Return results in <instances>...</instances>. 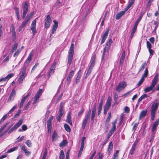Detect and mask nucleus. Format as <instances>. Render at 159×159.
Masks as SVG:
<instances>
[{
  "mask_svg": "<svg viewBox=\"0 0 159 159\" xmlns=\"http://www.w3.org/2000/svg\"><path fill=\"white\" fill-rule=\"evenodd\" d=\"M159 118L157 119L156 121H155L153 124V125L152 128V131L154 132L156 130L157 126L159 125Z\"/></svg>",
  "mask_w": 159,
  "mask_h": 159,
  "instance_id": "nucleus-19",
  "label": "nucleus"
},
{
  "mask_svg": "<svg viewBox=\"0 0 159 159\" xmlns=\"http://www.w3.org/2000/svg\"><path fill=\"white\" fill-rule=\"evenodd\" d=\"M24 151L26 156H28L31 154L30 152L27 149H26Z\"/></svg>",
  "mask_w": 159,
  "mask_h": 159,
  "instance_id": "nucleus-64",
  "label": "nucleus"
},
{
  "mask_svg": "<svg viewBox=\"0 0 159 159\" xmlns=\"http://www.w3.org/2000/svg\"><path fill=\"white\" fill-rule=\"evenodd\" d=\"M144 81V78L143 77H141L140 80H139L138 84L136 85V87H138L140 86Z\"/></svg>",
  "mask_w": 159,
  "mask_h": 159,
  "instance_id": "nucleus-39",
  "label": "nucleus"
},
{
  "mask_svg": "<svg viewBox=\"0 0 159 159\" xmlns=\"http://www.w3.org/2000/svg\"><path fill=\"white\" fill-rule=\"evenodd\" d=\"M16 95V91L13 89L10 94L8 101H10L11 100L13 99Z\"/></svg>",
  "mask_w": 159,
  "mask_h": 159,
  "instance_id": "nucleus-27",
  "label": "nucleus"
},
{
  "mask_svg": "<svg viewBox=\"0 0 159 159\" xmlns=\"http://www.w3.org/2000/svg\"><path fill=\"white\" fill-rule=\"evenodd\" d=\"M125 50L122 52L121 57L120 61V65H122L125 59Z\"/></svg>",
  "mask_w": 159,
  "mask_h": 159,
  "instance_id": "nucleus-20",
  "label": "nucleus"
},
{
  "mask_svg": "<svg viewBox=\"0 0 159 159\" xmlns=\"http://www.w3.org/2000/svg\"><path fill=\"white\" fill-rule=\"evenodd\" d=\"M54 117L51 116L47 121V126L48 132V133H51L52 129V121Z\"/></svg>",
  "mask_w": 159,
  "mask_h": 159,
  "instance_id": "nucleus-6",
  "label": "nucleus"
},
{
  "mask_svg": "<svg viewBox=\"0 0 159 159\" xmlns=\"http://www.w3.org/2000/svg\"><path fill=\"white\" fill-rule=\"evenodd\" d=\"M153 25L155 26L154 31H156L159 25V23L156 21H154Z\"/></svg>",
  "mask_w": 159,
  "mask_h": 159,
  "instance_id": "nucleus-52",
  "label": "nucleus"
},
{
  "mask_svg": "<svg viewBox=\"0 0 159 159\" xmlns=\"http://www.w3.org/2000/svg\"><path fill=\"white\" fill-rule=\"evenodd\" d=\"M53 22H54V24L52 26L51 31V33L52 34H53L55 32L58 26V23L57 21L55 20H54Z\"/></svg>",
  "mask_w": 159,
  "mask_h": 159,
  "instance_id": "nucleus-18",
  "label": "nucleus"
},
{
  "mask_svg": "<svg viewBox=\"0 0 159 159\" xmlns=\"http://www.w3.org/2000/svg\"><path fill=\"white\" fill-rule=\"evenodd\" d=\"M30 101H29L28 103L25 106L24 110H27L30 104Z\"/></svg>",
  "mask_w": 159,
  "mask_h": 159,
  "instance_id": "nucleus-63",
  "label": "nucleus"
},
{
  "mask_svg": "<svg viewBox=\"0 0 159 159\" xmlns=\"http://www.w3.org/2000/svg\"><path fill=\"white\" fill-rule=\"evenodd\" d=\"M139 124V123H135L134 125L133 128H132V131L134 132L136 129V128L137 127V126Z\"/></svg>",
  "mask_w": 159,
  "mask_h": 159,
  "instance_id": "nucleus-57",
  "label": "nucleus"
},
{
  "mask_svg": "<svg viewBox=\"0 0 159 159\" xmlns=\"http://www.w3.org/2000/svg\"><path fill=\"white\" fill-rule=\"evenodd\" d=\"M154 134H155V133H152L151 137V138L150 139L149 141L150 142H152L154 140V137L155 136Z\"/></svg>",
  "mask_w": 159,
  "mask_h": 159,
  "instance_id": "nucleus-62",
  "label": "nucleus"
},
{
  "mask_svg": "<svg viewBox=\"0 0 159 159\" xmlns=\"http://www.w3.org/2000/svg\"><path fill=\"white\" fill-rule=\"evenodd\" d=\"M125 11H121L118 12L116 16V20H119L125 13Z\"/></svg>",
  "mask_w": 159,
  "mask_h": 159,
  "instance_id": "nucleus-28",
  "label": "nucleus"
},
{
  "mask_svg": "<svg viewBox=\"0 0 159 159\" xmlns=\"http://www.w3.org/2000/svg\"><path fill=\"white\" fill-rule=\"evenodd\" d=\"M143 14H141L139 17L137 19V21H136L135 24L134 25H135L137 26L138 24L139 23V21L141 20L143 16Z\"/></svg>",
  "mask_w": 159,
  "mask_h": 159,
  "instance_id": "nucleus-44",
  "label": "nucleus"
},
{
  "mask_svg": "<svg viewBox=\"0 0 159 159\" xmlns=\"http://www.w3.org/2000/svg\"><path fill=\"white\" fill-rule=\"evenodd\" d=\"M30 20V18L29 16H27L25 20L22 23L21 25L22 26L24 27L28 23V22Z\"/></svg>",
  "mask_w": 159,
  "mask_h": 159,
  "instance_id": "nucleus-31",
  "label": "nucleus"
},
{
  "mask_svg": "<svg viewBox=\"0 0 159 159\" xmlns=\"http://www.w3.org/2000/svg\"><path fill=\"white\" fill-rule=\"evenodd\" d=\"M148 97V95L146 94H144L142 95L139 99L138 102H140L143 99L145 98H147Z\"/></svg>",
  "mask_w": 159,
  "mask_h": 159,
  "instance_id": "nucleus-48",
  "label": "nucleus"
},
{
  "mask_svg": "<svg viewBox=\"0 0 159 159\" xmlns=\"http://www.w3.org/2000/svg\"><path fill=\"white\" fill-rule=\"evenodd\" d=\"M30 94L28 93L22 99L19 106V108H21L23 105V104L26 100V99L30 95Z\"/></svg>",
  "mask_w": 159,
  "mask_h": 159,
  "instance_id": "nucleus-15",
  "label": "nucleus"
},
{
  "mask_svg": "<svg viewBox=\"0 0 159 159\" xmlns=\"http://www.w3.org/2000/svg\"><path fill=\"white\" fill-rule=\"evenodd\" d=\"M14 9L15 11V13L16 14V16L17 17V20H18L20 19V15L19 12V8L17 7H15Z\"/></svg>",
  "mask_w": 159,
  "mask_h": 159,
  "instance_id": "nucleus-38",
  "label": "nucleus"
},
{
  "mask_svg": "<svg viewBox=\"0 0 159 159\" xmlns=\"http://www.w3.org/2000/svg\"><path fill=\"white\" fill-rule=\"evenodd\" d=\"M47 149H45V151L43 154V157L42 159H46L47 154Z\"/></svg>",
  "mask_w": 159,
  "mask_h": 159,
  "instance_id": "nucleus-55",
  "label": "nucleus"
},
{
  "mask_svg": "<svg viewBox=\"0 0 159 159\" xmlns=\"http://www.w3.org/2000/svg\"><path fill=\"white\" fill-rule=\"evenodd\" d=\"M26 67L24 66L23 67L21 71V75L24 76H26Z\"/></svg>",
  "mask_w": 159,
  "mask_h": 159,
  "instance_id": "nucleus-41",
  "label": "nucleus"
},
{
  "mask_svg": "<svg viewBox=\"0 0 159 159\" xmlns=\"http://www.w3.org/2000/svg\"><path fill=\"white\" fill-rule=\"evenodd\" d=\"M147 65V63L146 62H144L143 63L139 69V72L143 70L145 68V66Z\"/></svg>",
  "mask_w": 159,
  "mask_h": 159,
  "instance_id": "nucleus-46",
  "label": "nucleus"
},
{
  "mask_svg": "<svg viewBox=\"0 0 159 159\" xmlns=\"http://www.w3.org/2000/svg\"><path fill=\"white\" fill-rule=\"evenodd\" d=\"M56 64L57 62H54L51 66L49 70L48 71V78H49L52 75V74L54 73V70L56 67Z\"/></svg>",
  "mask_w": 159,
  "mask_h": 159,
  "instance_id": "nucleus-9",
  "label": "nucleus"
},
{
  "mask_svg": "<svg viewBox=\"0 0 159 159\" xmlns=\"http://www.w3.org/2000/svg\"><path fill=\"white\" fill-rule=\"evenodd\" d=\"M133 4L130 2L128 5L124 9L125 11H127Z\"/></svg>",
  "mask_w": 159,
  "mask_h": 159,
  "instance_id": "nucleus-58",
  "label": "nucleus"
},
{
  "mask_svg": "<svg viewBox=\"0 0 159 159\" xmlns=\"http://www.w3.org/2000/svg\"><path fill=\"white\" fill-rule=\"evenodd\" d=\"M22 122L23 119H20L13 127L15 129H16L22 124Z\"/></svg>",
  "mask_w": 159,
  "mask_h": 159,
  "instance_id": "nucleus-30",
  "label": "nucleus"
},
{
  "mask_svg": "<svg viewBox=\"0 0 159 159\" xmlns=\"http://www.w3.org/2000/svg\"><path fill=\"white\" fill-rule=\"evenodd\" d=\"M75 69L74 70H72L70 72L67 78L66 79L67 84H69L70 82L71 79L74 75V72L75 71Z\"/></svg>",
  "mask_w": 159,
  "mask_h": 159,
  "instance_id": "nucleus-13",
  "label": "nucleus"
},
{
  "mask_svg": "<svg viewBox=\"0 0 159 159\" xmlns=\"http://www.w3.org/2000/svg\"><path fill=\"white\" fill-rule=\"evenodd\" d=\"M119 151L118 150H116L114 154L113 157L112 159H118V153Z\"/></svg>",
  "mask_w": 159,
  "mask_h": 159,
  "instance_id": "nucleus-43",
  "label": "nucleus"
},
{
  "mask_svg": "<svg viewBox=\"0 0 159 159\" xmlns=\"http://www.w3.org/2000/svg\"><path fill=\"white\" fill-rule=\"evenodd\" d=\"M111 112H108V116L106 119V121L105 125H108L109 122H110L111 119Z\"/></svg>",
  "mask_w": 159,
  "mask_h": 159,
  "instance_id": "nucleus-34",
  "label": "nucleus"
},
{
  "mask_svg": "<svg viewBox=\"0 0 159 159\" xmlns=\"http://www.w3.org/2000/svg\"><path fill=\"white\" fill-rule=\"evenodd\" d=\"M14 75V74L13 73H10L7 76L5 77L6 80H8L10 78L13 77Z\"/></svg>",
  "mask_w": 159,
  "mask_h": 159,
  "instance_id": "nucleus-56",
  "label": "nucleus"
},
{
  "mask_svg": "<svg viewBox=\"0 0 159 159\" xmlns=\"http://www.w3.org/2000/svg\"><path fill=\"white\" fill-rule=\"evenodd\" d=\"M29 7V5L28 2H26L23 5V12L22 15V18L23 19H24L28 11V9Z\"/></svg>",
  "mask_w": 159,
  "mask_h": 159,
  "instance_id": "nucleus-7",
  "label": "nucleus"
},
{
  "mask_svg": "<svg viewBox=\"0 0 159 159\" xmlns=\"http://www.w3.org/2000/svg\"><path fill=\"white\" fill-rule=\"evenodd\" d=\"M113 148V144L112 142L111 141L109 143L107 149L108 153L109 155H110L112 151Z\"/></svg>",
  "mask_w": 159,
  "mask_h": 159,
  "instance_id": "nucleus-24",
  "label": "nucleus"
},
{
  "mask_svg": "<svg viewBox=\"0 0 159 159\" xmlns=\"http://www.w3.org/2000/svg\"><path fill=\"white\" fill-rule=\"evenodd\" d=\"M112 42L113 41L112 39H110L106 43L105 46L110 48L111 44Z\"/></svg>",
  "mask_w": 159,
  "mask_h": 159,
  "instance_id": "nucleus-42",
  "label": "nucleus"
},
{
  "mask_svg": "<svg viewBox=\"0 0 159 159\" xmlns=\"http://www.w3.org/2000/svg\"><path fill=\"white\" fill-rule=\"evenodd\" d=\"M33 56V52H31L30 53L29 55L28 56L27 58L26 59L25 62L24 63V65L29 64L30 63L31 61L32 60Z\"/></svg>",
  "mask_w": 159,
  "mask_h": 159,
  "instance_id": "nucleus-17",
  "label": "nucleus"
},
{
  "mask_svg": "<svg viewBox=\"0 0 159 159\" xmlns=\"http://www.w3.org/2000/svg\"><path fill=\"white\" fill-rule=\"evenodd\" d=\"M159 105V102L158 100H155L152 103L151 107V112H155L157 110Z\"/></svg>",
  "mask_w": 159,
  "mask_h": 159,
  "instance_id": "nucleus-5",
  "label": "nucleus"
},
{
  "mask_svg": "<svg viewBox=\"0 0 159 159\" xmlns=\"http://www.w3.org/2000/svg\"><path fill=\"white\" fill-rule=\"evenodd\" d=\"M103 104V99H102L100 101V102L99 103L98 106V116H99L101 114Z\"/></svg>",
  "mask_w": 159,
  "mask_h": 159,
  "instance_id": "nucleus-26",
  "label": "nucleus"
},
{
  "mask_svg": "<svg viewBox=\"0 0 159 159\" xmlns=\"http://www.w3.org/2000/svg\"><path fill=\"white\" fill-rule=\"evenodd\" d=\"M64 157V154L63 150H61L60 152V155L59 157V159H63Z\"/></svg>",
  "mask_w": 159,
  "mask_h": 159,
  "instance_id": "nucleus-53",
  "label": "nucleus"
},
{
  "mask_svg": "<svg viewBox=\"0 0 159 159\" xmlns=\"http://www.w3.org/2000/svg\"><path fill=\"white\" fill-rule=\"evenodd\" d=\"M158 74L157 73L155 75L154 78L152 80V83L150 86L147 87L144 89V91L145 93L149 92L151 90L152 92L155 91V90L154 88L158 80Z\"/></svg>",
  "mask_w": 159,
  "mask_h": 159,
  "instance_id": "nucleus-1",
  "label": "nucleus"
},
{
  "mask_svg": "<svg viewBox=\"0 0 159 159\" xmlns=\"http://www.w3.org/2000/svg\"><path fill=\"white\" fill-rule=\"evenodd\" d=\"M51 19L49 15L47 16L45 22L44 27L47 29L48 28L50 25Z\"/></svg>",
  "mask_w": 159,
  "mask_h": 159,
  "instance_id": "nucleus-14",
  "label": "nucleus"
},
{
  "mask_svg": "<svg viewBox=\"0 0 159 159\" xmlns=\"http://www.w3.org/2000/svg\"><path fill=\"white\" fill-rule=\"evenodd\" d=\"M42 89H39L37 93L35 95L34 100V103L37 102L39 98L40 97L42 93Z\"/></svg>",
  "mask_w": 159,
  "mask_h": 159,
  "instance_id": "nucleus-8",
  "label": "nucleus"
},
{
  "mask_svg": "<svg viewBox=\"0 0 159 159\" xmlns=\"http://www.w3.org/2000/svg\"><path fill=\"white\" fill-rule=\"evenodd\" d=\"M16 107H17V105H15L12 107V108L11 109V110L9 111V112L8 113V114H10L11 112H12L13 111H14V110L16 109Z\"/></svg>",
  "mask_w": 159,
  "mask_h": 159,
  "instance_id": "nucleus-61",
  "label": "nucleus"
},
{
  "mask_svg": "<svg viewBox=\"0 0 159 159\" xmlns=\"http://www.w3.org/2000/svg\"><path fill=\"white\" fill-rule=\"evenodd\" d=\"M73 42L74 40L71 42V43L68 53V63L69 65H70L72 63L74 54V45L73 43Z\"/></svg>",
  "mask_w": 159,
  "mask_h": 159,
  "instance_id": "nucleus-2",
  "label": "nucleus"
},
{
  "mask_svg": "<svg viewBox=\"0 0 159 159\" xmlns=\"http://www.w3.org/2000/svg\"><path fill=\"white\" fill-rule=\"evenodd\" d=\"M25 143L28 147H30L31 146L32 143L31 141L30 140H27L25 142Z\"/></svg>",
  "mask_w": 159,
  "mask_h": 159,
  "instance_id": "nucleus-59",
  "label": "nucleus"
},
{
  "mask_svg": "<svg viewBox=\"0 0 159 159\" xmlns=\"http://www.w3.org/2000/svg\"><path fill=\"white\" fill-rule=\"evenodd\" d=\"M139 141L138 140L136 139L133 144L132 147L130 150L129 153L131 155H133L134 154L135 151V150L136 147Z\"/></svg>",
  "mask_w": 159,
  "mask_h": 159,
  "instance_id": "nucleus-12",
  "label": "nucleus"
},
{
  "mask_svg": "<svg viewBox=\"0 0 159 159\" xmlns=\"http://www.w3.org/2000/svg\"><path fill=\"white\" fill-rule=\"evenodd\" d=\"M30 29L32 31L33 35H34L37 33L36 30V19L34 20L32 22Z\"/></svg>",
  "mask_w": 159,
  "mask_h": 159,
  "instance_id": "nucleus-10",
  "label": "nucleus"
},
{
  "mask_svg": "<svg viewBox=\"0 0 159 159\" xmlns=\"http://www.w3.org/2000/svg\"><path fill=\"white\" fill-rule=\"evenodd\" d=\"M147 110H143L140 112L139 116V120H140L145 117L147 115Z\"/></svg>",
  "mask_w": 159,
  "mask_h": 159,
  "instance_id": "nucleus-21",
  "label": "nucleus"
},
{
  "mask_svg": "<svg viewBox=\"0 0 159 159\" xmlns=\"http://www.w3.org/2000/svg\"><path fill=\"white\" fill-rule=\"evenodd\" d=\"M62 102H61L60 104L59 109V115L63 116L64 113V111L63 109V104Z\"/></svg>",
  "mask_w": 159,
  "mask_h": 159,
  "instance_id": "nucleus-33",
  "label": "nucleus"
},
{
  "mask_svg": "<svg viewBox=\"0 0 159 159\" xmlns=\"http://www.w3.org/2000/svg\"><path fill=\"white\" fill-rule=\"evenodd\" d=\"M92 69H91V68H89L88 69V70L87 71V72L86 74V75L85 76V78L86 79L87 77L89 76L90 73H91L92 71Z\"/></svg>",
  "mask_w": 159,
  "mask_h": 159,
  "instance_id": "nucleus-51",
  "label": "nucleus"
},
{
  "mask_svg": "<svg viewBox=\"0 0 159 159\" xmlns=\"http://www.w3.org/2000/svg\"><path fill=\"white\" fill-rule=\"evenodd\" d=\"M117 119H115L114 121L112 123V127L111 129L110 130L114 132L116 130V124L117 123Z\"/></svg>",
  "mask_w": 159,
  "mask_h": 159,
  "instance_id": "nucleus-32",
  "label": "nucleus"
},
{
  "mask_svg": "<svg viewBox=\"0 0 159 159\" xmlns=\"http://www.w3.org/2000/svg\"><path fill=\"white\" fill-rule=\"evenodd\" d=\"M127 85L125 81L120 82L118 85L116 86L115 89L118 92H120L125 88Z\"/></svg>",
  "mask_w": 159,
  "mask_h": 159,
  "instance_id": "nucleus-4",
  "label": "nucleus"
},
{
  "mask_svg": "<svg viewBox=\"0 0 159 159\" xmlns=\"http://www.w3.org/2000/svg\"><path fill=\"white\" fill-rule=\"evenodd\" d=\"M57 133L56 130H54L52 135V142L56 141L58 138Z\"/></svg>",
  "mask_w": 159,
  "mask_h": 159,
  "instance_id": "nucleus-23",
  "label": "nucleus"
},
{
  "mask_svg": "<svg viewBox=\"0 0 159 159\" xmlns=\"http://www.w3.org/2000/svg\"><path fill=\"white\" fill-rule=\"evenodd\" d=\"M67 141L66 140H63L62 142L60 143L59 146L61 147H63L67 145Z\"/></svg>",
  "mask_w": 159,
  "mask_h": 159,
  "instance_id": "nucleus-36",
  "label": "nucleus"
},
{
  "mask_svg": "<svg viewBox=\"0 0 159 159\" xmlns=\"http://www.w3.org/2000/svg\"><path fill=\"white\" fill-rule=\"evenodd\" d=\"M18 146H16V147L13 148H11L9 149L7 152V153H9L11 152L14 151L18 149Z\"/></svg>",
  "mask_w": 159,
  "mask_h": 159,
  "instance_id": "nucleus-49",
  "label": "nucleus"
},
{
  "mask_svg": "<svg viewBox=\"0 0 159 159\" xmlns=\"http://www.w3.org/2000/svg\"><path fill=\"white\" fill-rule=\"evenodd\" d=\"M148 67H146L144 71V73L142 77H143V78H144L145 77L146 78L148 76Z\"/></svg>",
  "mask_w": 159,
  "mask_h": 159,
  "instance_id": "nucleus-37",
  "label": "nucleus"
},
{
  "mask_svg": "<svg viewBox=\"0 0 159 159\" xmlns=\"http://www.w3.org/2000/svg\"><path fill=\"white\" fill-rule=\"evenodd\" d=\"M71 112H68L67 116L66 121L70 125H72V122L71 117Z\"/></svg>",
  "mask_w": 159,
  "mask_h": 159,
  "instance_id": "nucleus-16",
  "label": "nucleus"
},
{
  "mask_svg": "<svg viewBox=\"0 0 159 159\" xmlns=\"http://www.w3.org/2000/svg\"><path fill=\"white\" fill-rule=\"evenodd\" d=\"M86 139L85 137H83L81 140V146L80 148V150L83 151L84 146V141Z\"/></svg>",
  "mask_w": 159,
  "mask_h": 159,
  "instance_id": "nucleus-35",
  "label": "nucleus"
},
{
  "mask_svg": "<svg viewBox=\"0 0 159 159\" xmlns=\"http://www.w3.org/2000/svg\"><path fill=\"white\" fill-rule=\"evenodd\" d=\"M88 120L84 118L82 125V128L84 129L85 128Z\"/></svg>",
  "mask_w": 159,
  "mask_h": 159,
  "instance_id": "nucleus-40",
  "label": "nucleus"
},
{
  "mask_svg": "<svg viewBox=\"0 0 159 159\" xmlns=\"http://www.w3.org/2000/svg\"><path fill=\"white\" fill-rule=\"evenodd\" d=\"M64 127L65 130L68 132H70L71 129L69 126L67 124L64 125Z\"/></svg>",
  "mask_w": 159,
  "mask_h": 159,
  "instance_id": "nucleus-45",
  "label": "nucleus"
},
{
  "mask_svg": "<svg viewBox=\"0 0 159 159\" xmlns=\"http://www.w3.org/2000/svg\"><path fill=\"white\" fill-rule=\"evenodd\" d=\"M25 76L20 75L18 79V81L19 83H22L23 81V80L25 79Z\"/></svg>",
  "mask_w": 159,
  "mask_h": 159,
  "instance_id": "nucleus-50",
  "label": "nucleus"
},
{
  "mask_svg": "<svg viewBox=\"0 0 159 159\" xmlns=\"http://www.w3.org/2000/svg\"><path fill=\"white\" fill-rule=\"evenodd\" d=\"M96 104H95L94 106L93 107V108L92 111V114L91 116V120L92 121H93L94 120V118L95 116V115L96 114Z\"/></svg>",
  "mask_w": 159,
  "mask_h": 159,
  "instance_id": "nucleus-22",
  "label": "nucleus"
},
{
  "mask_svg": "<svg viewBox=\"0 0 159 159\" xmlns=\"http://www.w3.org/2000/svg\"><path fill=\"white\" fill-rule=\"evenodd\" d=\"M109 30V28H108L103 34L101 36V40L100 43L101 44H102L104 42L108 36Z\"/></svg>",
  "mask_w": 159,
  "mask_h": 159,
  "instance_id": "nucleus-11",
  "label": "nucleus"
},
{
  "mask_svg": "<svg viewBox=\"0 0 159 159\" xmlns=\"http://www.w3.org/2000/svg\"><path fill=\"white\" fill-rule=\"evenodd\" d=\"M111 98L109 97L104 107L103 112L105 115L107 114L108 110L109 109L111 104Z\"/></svg>",
  "mask_w": 159,
  "mask_h": 159,
  "instance_id": "nucleus-3",
  "label": "nucleus"
},
{
  "mask_svg": "<svg viewBox=\"0 0 159 159\" xmlns=\"http://www.w3.org/2000/svg\"><path fill=\"white\" fill-rule=\"evenodd\" d=\"M146 45L147 48L148 49L151 48L152 47L151 43L148 41H147Z\"/></svg>",
  "mask_w": 159,
  "mask_h": 159,
  "instance_id": "nucleus-60",
  "label": "nucleus"
},
{
  "mask_svg": "<svg viewBox=\"0 0 159 159\" xmlns=\"http://www.w3.org/2000/svg\"><path fill=\"white\" fill-rule=\"evenodd\" d=\"M82 75V72L81 70H80L77 73V76L76 78V83L79 82Z\"/></svg>",
  "mask_w": 159,
  "mask_h": 159,
  "instance_id": "nucleus-25",
  "label": "nucleus"
},
{
  "mask_svg": "<svg viewBox=\"0 0 159 159\" xmlns=\"http://www.w3.org/2000/svg\"><path fill=\"white\" fill-rule=\"evenodd\" d=\"M13 125H11L9 128H8L7 129L4 131H3L2 133L1 134H0V138L2 137L4 134H6L9 130V129Z\"/></svg>",
  "mask_w": 159,
  "mask_h": 159,
  "instance_id": "nucleus-47",
  "label": "nucleus"
},
{
  "mask_svg": "<svg viewBox=\"0 0 159 159\" xmlns=\"http://www.w3.org/2000/svg\"><path fill=\"white\" fill-rule=\"evenodd\" d=\"M110 48L105 46L103 49V51L102 54V60H103L104 59V56L105 55V53L106 52H108L110 50Z\"/></svg>",
  "mask_w": 159,
  "mask_h": 159,
  "instance_id": "nucleus-29",
  "label": "nucleus"
},
{
  "mask_svg": "<svg viewBox=\"0 0 159 159\" xmlns=\"http://www.w3.org/2000/svg\"><path fill=\"white\" fill-rule=\"evenodd\" d=\"M114 132L111 131V130H110L109 133L108 134L107 136V137L106 140H107L108 141V140L110 138V137L113 134Z\"/></svg>",
  "mask_w": 159,
  "mask_h": 159,
  "instance_id": "nucleus-54",
  "label": "nucleus"
}]
</instances>
